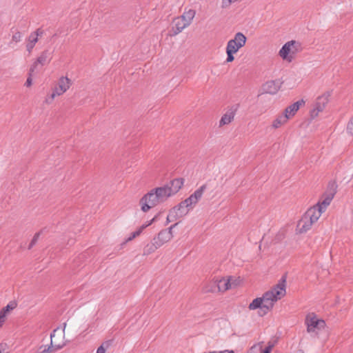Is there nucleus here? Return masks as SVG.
Segmentation results:
<instances>
[{"instance_id": "obj_1", "label": "nucleus", "mask_w": 353, "mask_h": 353, "mask_svg": "<svg viewBox=\"0 0 353 353\" xmlns=\"http://www.w3.org/2000/svg\"><path fill=\"white\" fill-rule=\"evenodd\" d=\"M183 185L182 179H175L163 186L152 189L140 200L142 211L147 212L158 204L163 203L179 192Z\"/></svg>"}, {"instance_id": "obj_2", "label": "nucleus", "mask_w": 353, "mask_h": 353, "mask_svg": "<svg viewBox=\"0 0 353 353\" xmlns=\"http://www.w3.org/2000/svg\"><path fill=\"white\" fill-rule=\"evenodd\" d=\"M285 279L282 280L274 287L265 292L261 297L254 299L249 304V310L260 309L262 315L266 314L273 308L274 303L285 295Z\"/></svg>"}, {"instance_id": "obj_3", "label": "nucleus", "mask_w": 353, "mask_h": 353, "mask_svg": "<svg viewBox=\"0 0 353 353\" xmlns=\"http://www.w3.org/2000/svg\"><path fill=\"white\" fill-rule=\"evenodd\" d=\"M301 50V43L299 41L291 40L282 46L279 51V55L283 61L291 63Z\"/></svg>"}, {"instance_id": "obj_4", "label": "nucleus", "mask_w": 353, "mask_h": 353, "mask_svg": "<svg viewBox=\"0 0 353 353\" xmlns=\"http://www.w3.org/2000/svg\"><path fill=\"white\" fill-rule=\"evenodd\" d=\"M319 213L310 208L306 211L296 225V232L303 234L310 230L312 225L319 219Z\"/></svg>"}, {"instance_id": "obj_5", "label": "nucleus", "mask_w": 353, "mask_h": 353, "mask_svg": "<svg viewBox=\"0 0 353 353\" xmlns=\"http://www.w3.org/2000/svg\"><path fill=\"white\" fill-rule=\"evenodd\" d=\"M195 14L196 12L194 10L189 9L185 11L181 16L175 18L172 22L173 34L176 35L188 27L191 24Z\"/></svg>"}, {"instance_id": "obj_6", "label": "nucleus", "mask_w": 353, "mask_h": 353, "mask_svg": "<svg viewBox=\"0 0 353 353\" xmlns=\"http://www.w3.org/2000/svg\"><path fill=\"white\" fill-rule=\"evenodd\" d=\"M331 92L330 91L325 92L319 96L312 105V108L310 110V116L312 119L319 116V113L323 112L328 103Z\"/></svg>"}, {"instance_id": "obj_7", "label": "nucleus", "mask_w": 353, "mask_h": 353, "mask_svg": "<svg viewBox=\"0 0 353 353\" xmlns=\"http://www.w3.org/2000/svg\"><path fill=\"white\" fill-rule=\"evenodd\" d=\"M70 79L66 77H60L54 86L51 95L49 98L46 99V103H50L56 97L63 94L70 88Z\"/></svg>"}, {"instance_id": "obj_8", "label": "nucleus", "mask_w": 353, "mask_h": 353, "mask_svg": "<svg viewBox=\"0 0 353 353\" xmlns=\"http://www.w3.org/2000/svg\"><path fill=\"white\" fill-rule=\"evenodd\" d=\"M65 323L63 329L57 327L50 334V344L54 350L61 349L65 344L64 341Z\"/></svg>"}, {"instance_id": "obj_9", "label": "nucleus", "mask_w": 353, "mask_h": 353, "mask_svg": "<svg viewBox=\"0 0 353 353\" xmlns=\"http://www.w3.org/2000/svg\"><path fill=\"white\" fill-rule=\"evenodd\" d=\"M305 323L307 325V330L308 332L317 333L319 330L323 329L325 325V321L322 319H318L313 313L307 314L305 319Z\"/></svg>"}, {"instance_id": "obj_10", "label": "nucleus", "mask_w": 353, "mask_h": 353, "mask_svg": "<svg viewBox=\"0 0 353 353\" xmlns=\"http://www.w3.org/2000/svg\"><path fill=\"white\" fill-rule=\"evenodd\" d=\"M247 41V37L242 32H237L234 34V38L229 40L227 43L226 49L230 51L237 52L243 48Z\"/></svg>"}, {"instance_id": "obj_11", "label": "nucleus", "mask_w": 353, "mask_h": 353, "mask_svg": "<svg viewBox=\"0 0 353 353\" xmlns=\"http://www.w3.org/2000/svg\"><path fill=\"white\" fill-rule=\"evenodd\" d=\"M206 189V185H203L199 189H197L193 194H192L188 198L183 201V205H186L190 209H192L195 205L201 199L204 191Z\"/></svg>"}, {"instance_id": "obj_12", "label": "nucleus", "mask_w": 353, "mask_h": 353, "mask_svg": "<svg viewBox=\"0 0 353 353\" xmlns=\"http://www.w3.org/2000/svg\"><path fill=\"white\" fill-rule=\"evenodd\" d=\"M305 103V101L303 99H301L299 101H297L296 102L292 103V105L288 106L283 113L285 115L288 116V119H290L292 118L297 111L299 110V108L304 105Z\"/></svg>"}, {"instance_id": "obj_13", "label": "nucleus", "mask_w": 353, "mask_h": 353, "mask_svg": "<svg viewBox=\"0 0 353 353\" xmlns=\"http://www.w3.org/2000/svg\"><path fill=\"white\" fill-rule=\"evenodd\" d=\"M235 112V109L233 108H229L221 117L219 122V127L221 128L224 125L230 124L234 119Z\"/></svg>"}, {"instance_id": "obj_14", "label": "nucleus", "mask_w": 353, "mask_h": 353, "mask_svg": "<svg viewBox=\"0 0 353 353\" xmlns=\"http://www.w3.org/2000/svg\"><path fill=\"white\" fill-rule=\"evenodd\" d=\"M281 88V83L279 81H268L263 85V90L271 94H276Z\"/></svg>"}, {"instance_id": "obj_15", "label": "nucleus", "mask_w": 353, "mask_h": 353, "mask_svg": "<svg viewBox=\"0 0 353 353\" xmlns=\"http://www.w3.org/2000/svg\"><path fill=\"white\" fill-rule=\"evenodd\" d=\"M214 283L217 286V292H223L231 289V283L230 282V278L228 277L214 279Z\"/></svg>"}, {"instance_id": "obj_16", "label": "nucleus", "mask_w": 353, "mask_h": 353, "mask_svg": "<svg viewBox=\"0 0 353 353\" xmlns=\"http://www.w3.org/2000/svg\"><path fill=\"white\" fill-rule=\"evenodd\" d=\"M172 239L170 233L167 232L166 230H163L159 232L157 236L153 238V240L157 245L161 247L165 243L169 242Z\"/></svg>"}, {"instance_id": "obj_17", "label": "nucleus", "mask_w": 353, "mask_h": 353, "mask_svg": "<svg viewBox=\"0 0 353 353\" xmlns=\"http://www.w3.org/2000/svg\"><path fill=\"white\" fill-rule=\"evenodd\" d=\"M43 32L40 28L37 29L36 31L32 32L28 40V43L26 45L27 50L29 52H31L33 48L34 47V45L38 41V37L39 36H41L43 34Z\"/></svg>"}, {"instance_id": "obj_18", "label": "nucleus", "mask_w": 353, "mask_h": 353, "mask_svg": "<svg viewBox=\"0 0 353 353\" xmlns=\"http://www.w3.org/2000/svg\"><path fill=\"white\" fill-rule=\"evenodd\" d=\"M332 201V197L327 196L322 201H319L316 205L310 208L311 210H316L319 213V217L321 216L322 213L325 211L327 208L330 205Z\"/></svg>"}, {"instance_id": "obj_19", "label": "nucleus", "mask_w": 353, "mask_h": 353, "mask_svg": "<svg viewBox=\"0 0 353 353\" xmlns=\"http://www.w3.org/2000/svg\"><path fill=\"white\" fill-rule=\"evenodd\" d=\"M288 120V116L285 115L284 113L279 114L273 119L270 127L273 130L279 129L286 124Z\"/></svg>"}, {"instance_id": "obj_20", "label": "nucleus", "mask_w": 353, "mask_h": 353, "mask_svg": "<svg viewBox=\"0 0 353 353\" xmlns=\"http://www.w3.org/2000/svg\"><path fill=\"white\" fill-rule=\"evenodd\" d=\"M190 209L186 206V205H183V201L181 202L178 205L174 207L171 209L172 211H174V214H177V218H181L186 215Z\"/></svg>"}, {"instance_id": "obj_21", "label": "nucleus", "mask_w": 353, "mask_h": 353, "mask_svg": "<svg viewBox=\"0 0 353 353\" xmlns=\"http://www.w3.org/2000/svg\"><path fill=\"white\" fill-rule=\"evenodd\" d=\"M15 305L14 303H9L0 311V326L5 322L7 314L9 312L14 309Z\"/></svg>"}, {"instance_id": "obj_22", "label": "nucleus", "mask_w": 353, "mask_h": 353, "mask_svg": "<svg viewBox=\"0 0 353 353\" xmlns=\"http://www.w3.org/2000/svg\"><path fill=\"white\" fill-rule=\"evenodd\" d=\"M160 247L154 242V240L152 239V241L151 243H148L145 245V247L143 249V254L144 255H149L152 253H153L156 250L159 248Z\"/></svg>"}, {"instance_id": "obj_23", "label": "nucleus", "mask_w": 353, "mask_h": 353, "mask_svg": "<svg viewBox=\"0 0 353 353\" xmlns=\"http://www.w3.org/2000/svg\"><path fill=\"white\" fill-rule=\"evenodd\" d=\"M205 291L210 292H217V286L214 283V279L205 286Z\"/></svg>"}, {"instance_id": "obj_24", "label": "nucleus", "mask_w": 353, "mask_h": 353, "mask_svg": "<svg viewBox=\"0 0 353 353\" xmlns=\"http://www.w3.org/2000/svg\"><path fill=\"white\" fill-rule=\"evenodd\" d=\"M142 232L143 231L141 230V228H139L136 231H134L130 234V236L128 237L127 239L125 240V242L130 241L132 239H134V238L139 236L142 233Z\"/></svg>"}, {"instance_id": "obj_25", "label": "nucleus", "mask_w": 353, "mask_h": 353, "mask_svg": "<svg viewBox=\"0 0 353 353\" xmlns=\"http://www.w3.org/2000/svg\"><path fill=\"white\" fill-rule=\"evenodd\" d=\"M346 132L349 135L353 136V116L347 123Z\"/></svg>"}, {"instance_id": "obj_26", "label": "nucleus", "mask_w": 353, "mask_h": 353, "mask_svg": "<svg viewBox=\"0 0 353 353\" xmlns=\"http://www.w3.org/2000/svg\"><path fill=\"white\" fill-rule=\"evenodd\" d=\"M55 350H54V349L51 347V346H49V347H47V346H41L37 353H50V352H54Z\"/></svg>"}, {"instance_id": "obj_27", "label": "nucleus", "mask_w": 353, "mask_h": 353, "mask_svg": "<svg viewBox=\"0 0 353 353\" xmlns=\"http://www.w3.org/2000/svg\"><path fill=\"white\" fill-rule=\"evenodd\" d=\"M47 53L46 52H43L40 57H38L37 59V63L41 64V65H44L47 63Z\"/></svg>"}, {"instance_id": "obj_28", "label": "nucleus", "mask_w": 353, "mask_h": 353, "mask_svg": "<svg viewBox=\"0 0 353 353\" xmlns=\"http://www.w3.org/2000/svg\"><path fill=\"white\" fill-rule=\"evenodd\" d=\"M174 211L170 210L167 216V223L172 222L178 219L177 214L174 213Z\"/></svg>"}, {"instance_id": "obj_29", "label": "nucleus", "mask_w": 353, "mask_h": 353, "mask_svg": "<svg viewBox=\"0 0 353 353\" xmlns=\"http://www.w3.org/2000/svg\"><path fill=\"white\" fill-rule=\"evenodd\" d=\"M228 278H230V282L231 283V289L239 285L241 282L239 278L236 279L232 276H228Z\"/></svg>"}, {"instance_id": "obj_30", "label": "nucleus", "mask_w": 353, "mask_h": 353, "mask_svg": "<svg viewBox=\"0 0 353 353\" xmlns=\"http://www.w3.org/2000/svg\"><path fill=\"white\" fill-rule=\"evenodd\" d=\"M236 52L230 51L229 50H226V54H227L226 61L227 62H232V61H233L234 59V54H236Z\"/></svg>"}, {"instance_id": "obj_31", "label": "nucleus", "mask_w": 353, "mask_h": 353, "mask_svg": "<svg viewBox=\"0 0 353 353\" xmlns=\"http://www.w3.org/2000/svg\"><path fill=\"white\" fill-rule=\"evenodd\" d=\"M157 219V216H155L153 219H152L150 221H147L145 222V223H143L141 226H140L139 228H141V230L142 231H143L147 227L150 226V225L152 224L153 222H154L156 221V219Z\"/></svg>"}, {"instance_id": "obj_32", "label": "nucleus", "mask_w": 353, "mask_h": 353, "mask_svg": "<svg viewBox=\"0 0 353 353\" xmlns=\"http://www.w3.org/2000/svg\"><path fill=\"white\" fill-rule=\"evenodd\" d=\"M0 353H9L8 346L6 343H0Z\"/></svg>"}, {"instance_id": "obj_33", "label": "nucleus", "mask_w": 353, "mask_h": 353, "mask_svg": "<svg viewBox=\"0 0 353 353\" xmlns=\"http://www.w3.org/2000/svg\"><path fill=\"white\" fill-rule=\"evenodd\" d=\"M39 235H40V233H39V232L36 233V234H34V237H33V239H32V241H31V243H30V247H29L30 248L31 247H32V246L36 243V242L37 241V240H38V239H39Z\"/></svg>"}, {"instance_id": "obj_34", "label": "nucleus", "mask_w": 353, "mask_h": 353, "mask_svg": "<svg viewBox=\"0 0 353 353\" xmlns=\"http://www.w3.org/2000/svg\"><path fill=\"white\" fill-rule=\"evenodd\" d=\"M21 35L20 32H17L12 36V41H15L16 43L21 41Z\"/></svg>"}, {"instance_id": "obj_35", "label": "nucleus", "mask_w": 353, "mask_h": 353, "mask_svg": "<svg viewBox=\"0 0 353 353\" xmlns=\"http://www.w3.org/2000/svg\"><path fill=\"white\" fill-rule=\"evenodd\" d=\"M177 225V223L171 225L168 230H166V232H170V234H171V237L172 238L173 237V234H172V230L173 228Z\"/></svg>"}, {"instance_id": "obj_36", "label": "nucleus", "mask_w": 353, "mask_h": 353, "mask_svg": "<svg viewBox=\"0 0 353 353\" xmlns=\"http://www.w3.org/2000/svg\"><path fill=\"white\" fill-rule=\"evenodd\" d=\"M97 353H105V349L103 345H101L97 348Z\"/></svg>"}, {"instance_id": "obj_37", "label": "nucleus", "mask_w": 353, "mask_h": 353, "mask_svg": "<svg viewBox=\"0 0 353 353\" xmlns=\"http://www.w3.org/2000/svg\"><path fill=\"white\" fill-rule=\"evenodd\" d=\"M32 85V79L28 78L26 82L25 83V85L27 87H30Z\"/></svg>"}, {"instance_id": "obj_38", "label": "nucleus", "mask_w": 353, "mask_h": 353, "mask_svg": "<svg viewBox=\"0 0 353 353\" xmlns=\"http://www.w3.org/2000/svg\"><path fill=\"white\" fill-rule=\"evenodd\" d=\"M271 347H266V348L262 352V353H271Z\"/></svg>"}, {"instance_id": "obj_39", "label": "nucleus", "mask_w": 353, "mask_h": 353, "mask_svg": "<svg viewBox=\"0 0 353 353\" xmlns=\"http://www.w3.org/2000/svg\"><path fill=\"white\" fill-rule=\"evenodd\" d=\"M274 344L273 343L269 342L268 343V345L267 347H271V350H272V348L274 347Z\"/></svg>"}, {"instance_id": "obj_40", "label": "nucleus", "mask_w": 353, "mask_h": 353, "mask_svg": "<svg viewBox=\"0 0 353 353\" xmlns=\"http://www.w3.org/2000/svg\"><path fill=\"white\" fill-rule=\"evenodd\" d=\"M297 353H303V352L299 350Z\"/></svg>"}]
</instances>
